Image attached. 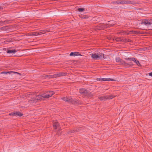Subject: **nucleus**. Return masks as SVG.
I'll list each match as a JSON object with an SVG mask.
<instances>
[{
	"label": "nucleus",
	"mask_w": 152,
	"mask_h": 152,
	"mask_svg": "<svg viewBox=\"0 0 152 152\" xmlns=\"http://www.w3.org/2000/svg\"><path fill=\"white\" fill-rule=\"evenodd\" d=\"M83 10L84 9L83 8H79L78 9L79 11L80 12H82Z\"/></svg>",
	"instance_id": "nucleus-20"
},
{
	"label": "nucleus",
	"mask_w": 152,
	"mask_h": 152,
	"mask_svg": "<svg viewBox=\"0 0 152 152\" xmlns=\"http://www.w3.org/2000/svg\"><path fill=\"white\" fill-rule=\"evenodd\" d=\"M129 60L134 62L135 63L137 64V65L139 66L140 65V64L139 61L137 60L135 58H129Z\"/></svg>",
	"instance_id": "nucleus-12"
},
{
	"label": "nucleus",
	"mask_w": 152,
	"mask_h": 152,
	"mask_svg": "<svg viewBox=\"0 0 152 152\" xmlns=\"http://www.w3.org/2000/svg\"><path fill=\"white\" fill-rule=\"evenodd\" d=\"M17 52V50H9L7 51V53L9 54H15Z\"/></svg>",
	"instance_id": "nucleus-13"
},
{
	"label": "nucleus",
	"mask_w": 152,
	"mask_h": 152,
	"mask_svg": "<svg viewBox=\"0 0 152 152\" xmlns=\"http://www.w3.org/2000/svg\"><path fill=\"white\" fill-rule=\"evenodd\" d=\"M116 3L118 4H130L131 3L130 1H125L122 0H119L116 1Z\"/></svg>",
	"instance_id": "nucleus-6"
},
{
	"label": "nucleus",
	"mask_w": 152,
	"mask_h": 152,
	"mask_svg": "<svg viewBox=\"0 0 152 152\" xmlns=\"http://www.w3.org/2000/svg\"><path fill=\"white\" fill-rule=\"evenodd\" d=\"M49 31V30L48 29H44L43 30H42L39 31L40 34H45L47 32Z\"/></svg>",
	"instance_id": "nucleus-16"
},
{
	"label": "nucleus",
	"mask_w": 152,
	"mask_h": 152,
	"mask_svg": "<svg viewBox=\"0 0 152 152\" xmlns=\"http://www.w3.org/2000/svg\"><path fill=\"white\" fill-rule=\"evenodd\" d=\"M149 76L152 77V72L150 73H149Z\"/></svg>",
	"instance_id": "nucleus-23"
},
{
	"label": "nucleus",
	"mask_w": 152,
	"mask_h": 152,
	"mask_svg": "<svg viewBox=\"0 0 152 152\" xmlns=\"http://www.w3.org/2000/svg\"><path fill=\"white\" fill-rule=\"evenodd\" d=\"M1 7H0V9H1Z\"/></svg>",
	"instance_id": "nucleus-25"
},
{
	"label": "nucleus",
	"mask_w": 152,
	"mask_h": 152,
	"mask_svg": "<svg viewBox=\"0 0 152 152\" xmlns=\"http://www.w3.org/2000/svg\"><path fill=\"white\" fill-rule=\"evenodd\" d=\"M120 38H116L115 39L117 41H119L120 40Z\"/></svg>",
	"instance_id": "nucleus-22"
},
{
	"label": "nucleus",
	"mask_w": 152,
	"mask_h": 152,
	"mask_svg": "<svg viewBox=\"0 0 152 152\" xmlns=\"http://www.w3.org/2000/svg\"><path fill=\"white\" fill-rule=\"evenodd\" d=\"M91 57L94 60H99L104 58V54L102 53H97L91 54Z\"/></svg>",
	"instance_id": "nucleus-2"
},
{
	"label": "nucleus",
	"mask_w": 152,
	"mask_h": 152,
	"mask_svg": "<svg viewBox=\"0 0 152 152\" xmlns=\"http://www.w3.org/2000/svg\"><path fill=\"white\" fill-rule=\"evenodd\" d=\"M80 55V54L79 53L77 52H71L70 54V56H77Z\"/></svg>",
	"instance_id": "nucleus-15"
},
{
	"label": "nucleus",
	"mask_w": 152,
	"mask_h": 152,
	"mask_svg": "<svg viewBox=\"0 0 152 152\" xmlns=\"http://www.w3.org/2000/svg\"><path fill=\"white\" fill-rule=\"evenodd\" d=\"M115 60L117 62H120L123 64H124L125 65H129L128 63H126L124 61H122L119 57L116 58Z\"/></svg>",
	"instance_id": "nucleus-10"
},
{
	"label": "nucleus",
	"mask_w": 152,
	"mask_h": 152,
	"mask_svg": "<svg viewBox=\"0 0 152 152\" xmlns=\"http://www.w3.org/2000/svg\"><path fill=\"white\" fill-rule=\"evenodd\" d=\"M33 35L34 36H37L38 35H40V34L39 31V32L36 31L33 32Z\"/></svg>",
	"instance_id": "nucleus-18"
},
{
	"label": "nucleus",
	"mask_w": 152,
	"mask_h": 152,
	"mask_svg": "<svg viewBox=\"0 0 152 152\" xmlns=\"http://www.w3.org/2000/svg\"><path fill=\"white\" fill-rule=\"evenodd\" d=\"M53 127L54 129L56 130L58 129V131H59L60 130V127L59 126V124L57 122H55L53 123Z\"/></svg>",
	"instance_id": "nucleus-11"
},
{
	"label": "nucleus",
	"mask_w": 152,
	"mask_h": 152,
	"mask_svg": "<svg viewBox=\"0 0 152 152\" xmlns=\"http://www.w3.org/2000/svg\"><path fill=\"white\" fill-rule=\"evenodd\" d=\"M63 101L65 102L71 103L72 104H75L77 103L76 101H74L72 98L69 97L67 98V97H63L61 99Z\"/></svg>",
	"instance_id": "nucleus-4"
},
{
	"label": "nucleus",
	"mask_w": 152,
	"mask_h": 152,
	"mask_svg": "<svg viewBox=\"0 0 152 152\" xmlns=\"http://www.w3.org/2000/svg\"><path fill=\"white\" fill-rule=\"evenodd\" d=\"M75 132V131L74 130L72 131H71V132H70V133H73V132Z\"/></svg>",
	"instance_id": "nucleus-24"
},
{
	"label": "nucleus",
	"mask_w": 152,
	"mask_h": 152,
	"mask_svg": "<svg viewBox=\"0 0 152 152\" xmlns=\"http://www.w3.org/2000/svg\"><path fill=\"white\" fill-rule=\"evenodd\" d=\"M23 115V114L20 112H18L15 113V116H21Z\"/></svg>",
	"instance_id": "nucleus-17"
},
{
	"label": "nucleus",
	"mask_w": 152,
	"mask_h": 152,
	"mask_svg": "<svg viewBox=\"0 0 152 152\" xmlns=\"http://www.w3.org/2000/svg\"><path fill=\"white\" fill-rule=\"evenodd\" d=\"M88 92V91L84 88L81 89L79 90V92L84 95H86Z\"/></svg>",
	"instance_id": "nucleus-8"
},
{
	"label": "nucleus",
	"mask_w": 152,
	"mask_h": 152,
	"mask_svg": "<svg viewBox=\"0 0 152 152\" xmlns=\"http://www.w3.org/2000/svg\"><path fill=\"white\" fill-rule=\"evenodd\" d=\"M4 22L0 21V25H3V24H4V23H5Z\"/></svg>",
	"instance_id": "nucleus-21"
},
{
	"label": "nucleus",
	"mask_w": 152,
	"mask_h": 152,
	"mask_svg": "<svg viewBox=\"0 0 152 152\" xmlns=\"http://www.w3.org/2000/svg\"><path fill=\"white\" fill-rule=\"evenodd\" d=\"M66 74V73H64L63 72H59L58 73L55 74L54 75H53V77L56 78L60 76H65Z\"/></svg>",
	"instance_id": "nucleus-7"
},
{
	"label": "nucleus",
	"mask_w": 152,
	"mask_h": 152,
	"mask_svg": "<svg viewBox=\"0 0 152 152\" xmlns=\"http://www.w3.org/2000/svg\"><path fill=\"white\" fill-rule=\"evenodd\" d=\"M17 73V72H3L1 73V74H3L5 75L12 74L13 73Z\"/></svg>",
	"instance_id": "nucleus-14"
},
{
	"label": "nucleus",
	"mask_w": 152,
	"mask_h": 152,
	"mask_svg": "<svg viewBox=\"0 0 152 152\" xmlns=\"http://www.w3.org/2000/svg\"><path fill=\"white\" fill-rule=\"evenodd\" d=\"M15 113L12 112L10 113L9 115H10L15 116Z\"/></svg>",
	"instance_id": "nucleus-19"
},
{
	"label": "nucleus",
	"mask_w": 152,
	"mask_h": 152,
	"mask_svg": "<svg viewBox=\"0 0 152 152\" xmlns=\"http://www.w3.org/2000/svg\"><path fill=\"white\" fill-rule=\"evenodd\" d=\"M99 81H115V80L113 79L107 78H98Z\"/></svg>",
	"instance_id": "nucleus-9"
},
{
	"label": "nucleus",
	"mask_w": 152,
	"mask_h": 152,
	"mask_svg": "<svg viewBox=\"0 0 152 152\" xmlns=\"http://www.w3.org/2000/svg\"><path fill=\"white\" fill-rule=\"evenodd\" d=\"M141 23L142 25H145L147 27H149L152 24V20H151L150 19H144L142 20Z\"/></svg>",
	"instance_id": "nucleus-3"
},
{
	"label": "nucleus",
	"mask_w": 152,
	"mask_h": 152,
	"mask_svg": "<svg viewBox=\"0 0 152 152\" xmlns=\"http://www.w3.org/2000/svg\"><path fill=\"white\" fill-rule=\"evenodd\" d=\"M115 97L113 95L102 96L99 97L100 100H105L107 99H111Z\"/></svg>",
	"instance_id": "nucleus-5"
},
{
	"label": "nucleus",
	"mask_w": 152,
	"mask_h": 152,
	"mask_svg": "<svg viewBox=\"0 0 152 152\" xmlns=\"http://www.w3.org/2000/svg\"><path fill=\"white\" fill-rule=\"evenodd\" d=\"M54 93L52 91H48L45 92L42 95H38L36 97L32 98L31 100L29 101L30 103L32 102H36L38 100H43L44 98H48L51 97L53 94Z\"/></svg>",
	"instance_id": "nucleus-1"
}]
</instances>
